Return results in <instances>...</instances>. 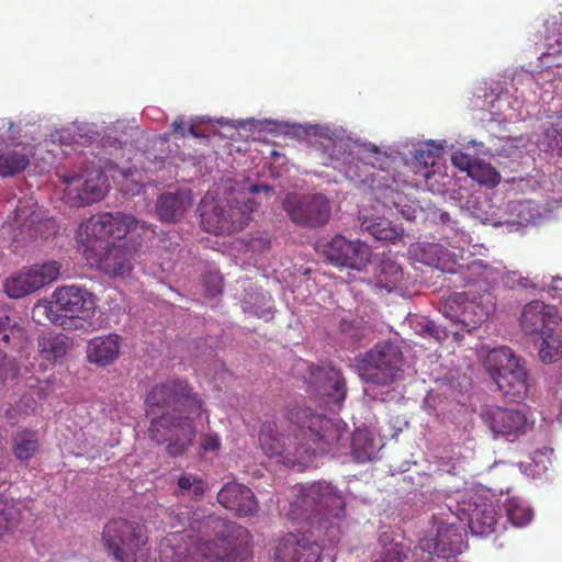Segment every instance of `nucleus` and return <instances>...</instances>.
Returning <instances> with one entry per match:
<instances>
[{
  "label": "nucleus",
  "mask_w": 562,
  "mask_h": 562,
  "mask_svg": "<svg viewBox=\"0 0 562 562\" xmlns=\"http://www.w3.org/2000/svg\"><path fill=\"white\" fill-rule=\"evenodd\" d=\"M140 228L142 231H151L154 233V225L153 224H147V223H142L140 224Z\"/></svg>",
  "instance_id": "4d7b16f0"
},
{
  "label": "nucleus",
  "mask_w": 562,
  "mask_h": 562,
  "mask_svg": "<svg viewBox=\"0 0 562 562\" xmlns=\"http://www.w3.org/2000/svg\"><path fill=\"white\" fill-rule=\"evenodd\" d=\"M404 356L396 342L384 340L360 356L358 370L366 383L389 386L402 378Z\"/></svg>",
  "instance_id": "6e6552de"
},
{
  "label": "nucleus",
  "mask_w": 562,
  "mask_h": 562,
  "mask_svg": "<svg viewBox=\"0 0 562 562\" xmlns=\"http://www.w3.org/2000/svg\"><path fill=\"white\" fill-rule=\"evenodd\" d=\"M138 224V220L128 213L120 211L100 213L91 216L80 226V241L87 245L95 239V244H111L110 238L123 239L136 229Z\"/></svg>",
  "instance_id": "9b49d317"
},
{
  "label": "nucleus",
  "mask_w": 562,
  "mask_h": 562,
  "mask_svg": "<svg viewBox=\"0 0 562 562\" xmlns=\"http://www.w3.org/2000/svg\"><path fill=\"white\" fill-rule=\"evenodd\" d=\"M375 445L367 429H357L351 436V453L359 463H366L374 457Z\"/></svg>",
  "instance_id": "e433bc0d"
},
{
  "label": "nucleus",
  "mask_w": 562,
  "mask_h": 562,
  "mask_svg": "<svg viewBox=\"0 0 562 562\" xmlns=\"http://www.w3.org/2000/svg\"><path fill=\"white\" fill-rule=\"evenodd\" d=\"M362 319H341L339 328L352 341H360L364 336Z\"/></svg>",
  "instance_id": "37998d69"
},
{
  "label": "nucleus",
  "mask_w": 562,
  "mask_h": 562,
  "mask_svg": "<svg viewBox=\"0 0 562 562\" xmlns=\"http://www.w3.org/2000/svg\"><path fill=\"white\" fill-rule=\"evenodd\" d=\"M60 263L55 260L24 267L5 279L4 292L12 299L32 294L56 281L60 276Z\"/></svg>",
  "instance_id": "ddd939ff"
},
{
  "label": "nucleus",
  "mask_w": 562,
  "mask_h": 562,
  "mask_svg": "<svg viewBox=\"0 0 562 562\" xmlns=\"http://www.w3.org/2000/svg\"><path fill=\"white\" fill-rule=\"evenodd\" d=\"M533 423L529 420L528 407H497L494 411V437H505L506 440L513 442Z\"/></svg>",
  "instance_id": "5701e85b"
},
{
  "label": "nucleus",
  "mask_w": 562,
  "mask_h": 562,
  "mask_svg": "<svg viewBox=\"0 0 562 562\" xmlns=\"http://www.w3.org/2000/svg\"><path fill=\"white\" fill-rule=\"evenodd\" d=\"M510 474H517V470L515 469L514 464H510Z\"/></svg>",
  "instance_id": "69168bd1"
},
{
  "label": "nucleus",
  "mask_w": 562,
  "mask_h": 562,
  "mask_svg": "<svg viewBox=\"0 0 562 562\" xmlns=\"http://www.w3.org/2000/svg\"><path fill=\"white\" fill-rule=\"evenodd\" d=\"M518 322L525 336L532 339L558 325L559 319L553 306L533 300L524 305Z\"/></svg>",
  "instance_id": "412c9836"
},
{
  "label": "nucleus",
  "mask_w": 562,
  "mask_h": 562,
  "mask_svg": "<svg viewBox=\"0 0 562 562\" xmlns=\"http://www.w3.org/2000/svg\"><path fill=\"white\" fill-rule=\"evenodd\" d=\"M190 134L193 136H198V134L195 133V131L192 126L190 127Z\"/></svg>",
  "instance_id": "338daca9"
},
{
  "label": "nucleus",
  "mask_w": 562,
  "mask_h": 562,
  "mask_svg": "<svg viewBox=\"0 0 562 562\" xmlns=\"http://www.w3.org/2000/svg\"><path fill=\"white\" fill-rule=\"evenodd\" d=\"M494 384L502 400L520 404L531 386L526 359L507 346L494 347Z\"/></svg>",
  "instance_id": "0eeeda50"
},
{
  "label": "nucleus",
  "mask_w": 562,
  "mask_h": 562,
  "mask_svg": "<svg viewBox=\"0 0 562 562\" xmlns=\"http://www.w3.org/2000/svg\"><path fill=\"white\" fill-rule=\"evenodd\" d=\"M550 288L553 291H562V278L553 277L552 280H551Z\"/></svg>",
  "instance_id": "5fc2aeb1"
},
{
  "label": "nucleus",
  "mask_w": 562,
  "mask_h": 562,
  "mask_svg": "<svg viewBox=\"0 0 562 562\" xmlns=\"http://www.w3.org/2000/svg\"><path fill=\"white\" fill-rule=\"evenodd\" d=\"M177 485L182 494L200 498L207 490V483L198 475L182 474L177 481Z\"/></svg>",
  "instance_id": "a19ab883"
},
{
  "label": "nucleus",
  "mask_w": 562,
  "mask_h": 562,
  "mask_svg": "<svg viewBox=\"0 0 562 562\" xmlns=\"http://www.w3.org/2000/svg\"><path fill=\"white\" fill-rule=\"evenodd\" d=\"M286 418L295 427V456L301 463L311 462L317 456L338 453L346 448L349 438L341 419L328 418L302 405L289 408Z\"/></svg>",
  "instance_id": "f03ea898"
},
{
  "label": "nucleus",
  "mask_w": 562,
  "mask_h": 562,
  "mask_svg": "<svg viewBox=\"0 0 562 562\" xmlns=\"http://www.w3.org/2000/svg\"><path fill=\"white\" fill-rule=\"evenodd\" d=\"M308 373L307 383L311 390L327 395L340 409L347 395L342 373L330 364H312Z\"/></svg>",
  "instance_id": "6ab92c4d"
},
{
  "label": "nucleus",
  "mask_w": 562,
  "mask_h": 562,
  "mask_svg": "<svg viewBox=\"0 0 562 562\" xmlns=\"http://www.w3.org/2000/svg\"><path fill=\"white\" fill-rule=\"evenodd\" d=\"M498 503L499 512L506 516L507 521L514 527H525L533 517L532 509L518 497H507L504 502L498 499Z\"/></svg>",
  "instance_id": "473e14b6"
},
{
  "label": "nucleus",
  "mask_w": 562,
  "mask_h": 562,
  "mask_svg": "<svg viewBox=\"0 0 562 562\" xmlns=\"http://www.w3.org/2000/svg\"><path fill=\"white\" fill-rule=\"evenodd\" d=\"M257 203L244 193L227 198L206 192L199 203L200 224L204 232L225 236L243 231L251 220Z\"/></svg>",
  "instance_id": "7ed1b4c3"
},
{
  "label": "nucleus",
  "mask_w": 562,
  "mask_h": 562,
  "mask_svg": "<svg viewBox=\"0 0 562 562\" xmlns=\"http://www.w3.org/2000/svg\"><path fill=\"white\" fill-rule=\"evenodd\" d=\"M404 279L402 267L392 258L381 259L374 270L375 285L387 292L396 290Z\"/></svg>",
  "instance_id": "c756f323"
},
{
  "label": "nucleus",
  "mask_w": 562,
  "mask_h": 562,
  "mask_svg": "<svg viewBox=\"0 0 562 562\" xmlns=\"http://www.w3.org/2000/svg\"><path fill=\"white\" fill-rule=\"evenodd\" d=\"M70 348L69 338L61 333L44 331L37 337V350L47 361H57L66 356Z\"/></svg>",
  "instance_id": "c85d7f7f"
},
{
  "label": "nucleus",
  "mask_w": 562,
  "mask_h": 562,
  "mask_svg": "<svg viewBox=\"0 0 562 562\" xmlns=\"http://www.w3.org/2000/svg\"><path fill=\"white\" fill-rule=\"evenodd\" d=\"M395 209L406 218L414 220L419 211V206L417 203L412 202L409 204L403 203V199L398 196L393 201Z\"/></svg>",
  "instance_id": "49530a36"
},
{
  "label": "nucleus",
  "mask_w": 562,
  "mask_h": 562,
  "mask_svg": "<svg viewBox=\"0 0 562 562\" xmlns=\"http://www.w3.org/2000/svg\"><path fill=\"white\" fill-rule=\"evenodd\" d=\"M313 149L318 155L322 165L333 167L350 179H357L360 182L367 181V178L356 170L358 164L350 154H347L342 142H336L328 136L321 137L313 144Z\"/></svg>",
  "instance_id": "a211bd4d"
},
{
  "label": "nucleus",
  "mask_w": 562,
  "mask_h": 562,
  "mask_svg": "<svg viewBox=\"0 0 562 562\" xmlns=\"http://www.w3.org/2000/svg\"><path fill=\"white\" fill-rule=\"evenodd\" d=\"M435 324L434 323H428L426 326H425V329L429 333V334H432L435 331Z\"/></svg>",
  "instance_id": "bf43d9fd"
},
{
  "label": "nucleus",
  "mask_w": 562,
  "mask_h": 562,
  "mask_svg": "<svg viewBox=\"0 0 562 562\" xmlns=\"http://www.w3.org/2000/svg\"><path fill=\"white\" fill-rule=\"evenodd\" d=\"M325 254L336 266L362 270L370 261L371 249L359 239L350 240L337 235L328 243Z\"/></svg>",
  "instance_id": "f3484780"
},
{
  "label": "nucleus",
  "mask_w": 562,
  "mask_h": 562,
  "mask_svg": "<svg viewBox=\"0 0 562 562\" xmlns=\"http://www.w3.org/2000/svg\"><path fill=\"white\" fill-rule=\"evenodd\" d=\"M323 548L304 532H288L278 539L274 547L276 562H318Z\"/></svg>",
  "instance_id": "2eb2a0df"
},
{
  "label": "nucleus",
  "mask_w": 562,
  "mask_h": 562,
  "mask_svg": "<svg viewBox=\"0 0 562 562\" xmlns=\"http://www.w3.org/2000/svg\"><path fill=\"white\" fill-rule=\"evenodd\" d=\"M469 301L470 300L465 293L454 292L446 299L442 304L441 312L445 317L458 323Z\"/></svg>",
  "instance_id": "ea45409f"
},
{
  "label": "nucleus",
  "mask_w": 562,
  "mask_h": 562,
  "mask_svg": "<svg viewBox=\"0 0 562 562\" xmlns=\"http://www.w3.org/2000/svg\"><path fill=\"white\" fill-rule=\"evenodd\" d=\"M121 347L122 337L115 333L95 336L87 344V360L99 367L111 366L119 359Z\"/></svg>",
  "instance_id": "393cba45"
},
{
  "label": "nucleus",
  "mask_w": 562,
  "mask_h": 562,
  "mask_svg": "<svg viewBox=\"0 0 562 562\" xmlns=\"http://www.w3.org/2000/svg\"><path fill=\"white\" fill-rule=\"evenodd\" d=\"M170 246H175V247H178L179 246V243L175 241V243H171Z\"/></svg>",
  "instance_id": "774afa93"
},
{
  "label": "nucleus",
  "mask_w": 562,
  "mask_h": 562,
  "mask_svg": "<svg viewBox=\"0 0 562 562\" xmlns=\"http://www.w3.org/2000/svg\"><path fill=\"white\" fill-rule=\"evenodd\" d=\"M469 526L474 533L488 536L492 533V517L486 516L482 521L479 517H471Z\"/></svg>",
  "instance_id": "a18cd8bd"
},
{
  "label": "nucleus",
  "mask_w": 562,
  "mask_h": 562,
  "mask_svg": "<svg viewBox=\"0 0 562 562\" xmlns=\"http://www.w3.org/2000/svg\"><path fill=\"white\" fill-rule=\"evenodd\" d=\"M101 542L116 562H148L150 557L148 528L138 520L110 519L103 526Z\"/></svg>",
  "instance_id": "423d86ee"
},
{
  "label": "nucleus",
  "mask_w": 562,
  "mask_h": 562,
  "mask_svg": "<svg viewBox=\"0 0 562 562\" xmlns=\"http://www.w3.org/2000/svg\"><path fill=\"white\" fill-rule=\"evenodd\" d=\"M196 429L189 415L164 413L151 419L148 436L157 445L167 443L166 451L172 457L182 456L192 446Z\"/></svg>",
  "instance_id": "1a4fd4ad"
},
{
  "label": "nucleus",
  "mask_w": 562,
  "mask_h": 562,
  "mask_svg": "<svg viewBox=\"0 0 562 562\" xmlns=\"http://www.w3.org/2000/svg\"><path fill=\"white\" fill-rule=\"evenodd\" d=\"M533 346L538 351L539 359L543 363H554L562 357V324L547 329L540 335L533 337Z\"/></svg>",
  "instance_id": "bb28decb"
},
{
  "label": "nucleus",
  "mask_w": 562,
  "mask_h": 562,
  "mask_svg": "<svg viewBox=\"0 0 562 562\" xmlns=\"http://www.w3.org/2000/svg\"><path fill=\"white\" fill-rule=\"evenodd\" d=\"M204 283L209 295L216 296L222 293L223 281L216 273H210L204 278Z\"/></svg>",
  "instance_id": "de8ad7c7"
},
{
  "label": "nucleus",
  "mask_w": 562,
  "mask_h": 562,
  "mask_svg": "<svg viewBox=\"0 0 562 562\" xmlns=\"http://www.w3.org/2000/svg\"><path fill=\"white\" fill-rule=\"evenodd\" d=\"M0 344L12 350H22L27 344L25 330L16 324H11L7 315H0Z\"/></svg>",
  "instance_id": "72a5a7b5"
},
{
  "label": "nucleus",
  "mask_w": 562,
  "mask_h": 562,
  "mask_svg": "<svg viewBox=\"0 0 562 562\" xmlns=\"http://www.w3.org/2000/svg\"><path fill=\"white\" fill-rule=\"evenodd\" d=\"M485 370H486L490 374H492V364H487V363H486V364H485Z\"/></svg>",
  "instance_id": "0e129e2a"
},
{
  "label": "nucleus",
  "mask_w": 562,
  "mask_h": 562,
  "mask_svg": "<svg viewBox=\"0 0 562 562\" xmlns=\"http://www.w3.org/2000/svg\"><path fill=\"white\" fill-rule=\"evenodd\" d=\"M493 176H494V187H496L498 184V182L501 181V175L498 171H496L494 169Z\"/></svg>",
  "instance_id": "13d9d810"
},
{
  "label": "nucleus",
  "mask_w": 562,
  "mask_h": 562,
  "mask_svg": "<svg viewBox=\"0 0 562 562\" xmlns=\"http://www.w3.org/2000/svg\"><path fill=\"white\" fill-rule=\"evenodd\" d=\"M30 165V154L23 150H7L0 154V177H13Z\"/></svg>",
  "instance_id": "f704fd0d"
},
{
  "label": "nucleus",
  "mask_w": 562,
  "mask_h": 562,
  "mask_svg": "<svg viewBox=\"0 0 562 562\" xmlns=\"http://www.w3.org/2000/svg\"><path fill=\"white\" fill-rule=\"evenodd\" d=\"M184 122L181 120H175L171 124V133L180 134L181 137H184Z\"/></svg>",
  "instance_id": "864d4df0"
},
{
  "label": "nucleus",
  "mask_w": 562,
  "mask_h": 562,
  "mask_svg": "<svg viewBox=\"0 0 562 562\" xmlns=\"http://www.w3.org/2000/svg\"><path fill=\"white\" fill-rule=\"evenodd\" d=\"M346 514L344 496L329 483L315 482L300 490V495L290 504L288 516L316 528L333 527L331 519H341Z\"/></svg>",
  "instance_id": "20e7f679"
},
{
  "label": "nucleus",
  "mask_w": 562,
  "mask_h": 562,
  "mask_svg": "<svg viewBox=\"0 0 562 562\" xmlns=\"http://www.w3.org/2000/svg\"><path fill=\"white\" fill-rule=\"evenodd\" d=\"M66 183L74 189L76 199L82 205H90L101 201L108 192V178L101 169L92 168L82 175H76L66 179Z\"/></svg>",
  "instance_id": "4be33fe9"
},
{
  "label": "nucleus",
  "mask_w": 562,
  "mask_h": 562,
  "mask_svg": "<svg viewBox=\"0 0 562 562\" xmlns=\"http://www.w3.org/2000/svg\"><path fill=\"white\" fill-rule=\"evenodd\" d=\"M451 161L456 167L463 171H470L472 167V157L461 151L452 154Z\"/></svg>",
  "instance_id": "3c124183"
},
{
  "label": "nucleus",
  "mask_w": 562,
  "mask_h": 562,
  "mask_svg": "<svg viewBox=\"0 0 562 562\" xmlns=\"http://www.w3.org/2000/svg\"><path fill=\"white\" fill-rule=\"evenodd\" d=\"M166 239H170V238H169V235H168V234H166V233H161V234H160V241H161V243H164Z\"/></svg>",
  "instance_id": "680f3d73"
},
{
  "label": "nucleus",
  "mask_w": 562,
  "mask_h": 562,
  "mask_svg": "<svg viewBox=\"0 0 562 562\" xmlns=\"http://www.w3.org/2000/svg\"><path fill=\"white\" fill-rule=\"evenodd\" d=\"M259 443L262 451L268 457H279L284 451V443L278 434L277 424L274 422L263 423L259 431Z\"/></svg>",
  "instance_id": "c9c22d12"
},
{
  "label": "nucleus",
  "mask_w": 562,
  "mask_h": 562,
  "mask_svg": "<svg viewBox=\"0 0 562 562\" xmlns=\"http://www.w3.org/2000/svg\"><path fill=\"white\" fill-rule=\"evenodd\" d=\"M148 407L172 408L201 417L203 401L184 380H167L151 387L146 396Z\"/></svg>",
  "instance_id": "9d476101"
},
{
  "label": "nucleus",
  "mask_w": 562,
  "mask_h": 562,
  "mask_svg": "<svg viewBox=\"0 0 562 562\" xmlns=\"http://www.w3.org/2000/svg\"><path fill=\"white\" fill-rule=\"evenodd\" d=\"M538 146L543 151L555 155H562V127L559 130L554 125H550L543 130L539 136Z\"/></svg>",
  "instance_id": "58836bf2"
},
{
  "label": "nucleus",
  "mask_w": 562,
  "mask_h": 562,
  "mask_svg": "<svg viewBox=\"0 0 562 562\" xmlns=\"http://www.w3.org/2000/svg\"><path fill=\"white\" fill-rule=\"evenodd\" d=\"M19 373V367L13 359L0 350V386L4 385L8 380L14 379Z\"/></svg>",
  "instance_id": "79ce46f5"
},
{
  "label": "nucleus",
  "mask_w": 562,
  "mask_h": 562,
  "mask_svg": "<svg viewBox=\"0 0 562 562\" xmlns=\"http://www.w3.org/2000/svg\"><path fill=\"white\" fill-rule=\"evenodd\" d=\"M111 139H113V142H114V143H116V142H117L120 145H122V144H124V143H126V142H127V138L119 139L117 137H112L111 135H108V136H106L105 142H106V143H109V144H110V143L112 144Z\"/></svg>",
  "instance_id": "6e6d98bb"
},
{
  "label": "nucleus",
  "mask_w": 562,
  "mask_h": 562,
  "mask_svg": "<svg viewBox=\"0 0 562 562\" xmlns=\"http://www.w3.org/2000/svg\"><path fill=\"white\" fill-rule=\"evenodd\" d=\"M486 319L487 314L483 306L473 301H469L458 323L461 324L463 330L471 333L480 327Z\"/></svg>",
  "instance_id": "4c0bfd02"
},
{
  "label": "nucleus",
  "mask_w": 562,
  "mask_h": 562,
  "mask_svg": "<svg viewBox=\"0 0 562 562\" xmlns=\"http://www.w3.org/2000/svg\"><path fill=\"white\" fill-rule=\"evenodd\" d=\"M201 448L207 451H218L221 448V438L217 434H207L202 438Z\"/></svg>",
  "instance_id": "603ef678"
},
{
  "label": "nucleus",
  "mask_w": 562,
  "mask_h": 562,
  "mask_svg": "<svg viewBox=\"0 0 562 562\" xmlns=\"http://www.w3.org/2000/svg\"><path fill=\"white\" fill-rule=\"evenodd\" d=\"M189 529L167 535L159 546L160 562H247L251 536L247 528L215 514L200 516L186 507L178 513Z\"/></svg>",
  "instance_id": "f257e3e1"
},
{
  "label": "nucleus",
  "mask_w": 562,
  "mask_h": 562,
  "mask_svg": "<svg viewBox=\"0 0 562 562\" xmlns=\"http://www.w3.org/2000/svg\"><path fill=\"white\" fill-rule=\"evenodd\" d=\"M14 127V123L8 119H0V145L11 144L18 145L16 137L11 133Z\"/></svg>",
  "instance_id": "c03bdc74"
},
{
  "label": "nucleus",
  "mask_w": 562,
  "mask_h": 562,
  "mask_svg": "<svg viewBox=\"0 0 562 562\" xmlns=\"http://www.w3.org/2000/svg\"><path fill=\"white\" fill-rule=\"evenodd\" d=\"M216 499L222 507L237 517H251L259 510V502L252 490L236 481L225 483L218 491Z\"/></svg>",
  "instance_id": "aec40b11"
},
{
  "label": "nucleus",
  "mask_w": 562,
  "mask_h": 562,
  "mask_svg": "<svg viewBox=\"0 0 562 562\" xmlns=\"http://www.w3.org/2000/svg\"><path fill=\"white\" fill-rule=\"evenodd\" d=\"M501 518H502V517H497V518H496V517H494V520H493V524H494V532H496V527H497V525L499 524V519H501Z\"/></svg>",
  "instance_id": "e2e57ef3"
},
{
  "label": "nucleus",
  "mask_w": 562,
  "mask_h": 562,
  "mask_svg": "<svg viewBox=\"0 0 562 562\" xmlns=\"http://www.w3.org/2000/svg\"><path fill=\"white\" fill-rule=\"evenodd\" d=\"M282 207L295 225L310 228L326 225L331 213L329 200L322 193H290L283 200Z\"/></svg>",
  "instance_id": "f8f14e48"
},
{
  "label": "nucleus",
  "mask_w": 562,
  "mask_h": 562,
  "mask_svg": "<svg viewBox=\"0 0 562 562\" xmlns=\"http://www.w3.org/2000/svg\"><path fill=\"white\" fill-rule=\"evenodd\" d=\"M498 467H499V462L494 461V469H496V473H494V475L501 476Z\"/></svg>",
  "instance_id": "052dcab7"
},
{
  "label": "nucleus",
  "mask_w": 562,
  "mask_h": 562,
  "mask_svg": "<svg viewBox=\"0 0 562 562\" xmlns=\"http://www.w3.org/2000/svg\"><path fill=\"white\" fill-rule=\"evenodd\" d=\"M95 239L83 245V256L110 277L127 276L132 271L134 252L126 244H95Z\"/></svg>",
  "instance_id": "4468645a"
},
{
  "label": "nucleus",
  "mask_w": 562,
  "mask_h": 562,
  "mask_svg": "<svg viewBox=\"0 0 562 562\" xmlns=\"http://www.w3.org/2000/svg\"><path fill=\"white\" fill-rule=\"evenodd\" d=\"M34 206L30 201L19 202L14 216V240L26 243L37 237L40 215L33 210Z\"/></svg>",
  "instance_id": "a878e982"
},
{
  "label": "nucleus",
  "mask_w": 562,
  "mask_h": 562,
  "mask_svg": "<svg viewBox=\"0 0 562 562\" xmlns=\"http://www.w3.org/2000/svg\"><path fill=\"white\" fill-rule=\"evenodd\" d=\"M359 221L361 229L370 233L376 240L394 243L403 234L402 228L391 226L384 217H369L361 214Z\"/></svg>",
  "instance_id": "2f4dec72"
},
{
  "label": "nucleus",
  "mask_w": 562,
  "mask_h": 562,
  "mask_svg": "<svg viewBox=\"0 0 562 562\" xmlns=\"http://www.w3.org/2000/svg\"><path fill=\"white\" fill-rule=\"evenodd\" d=\"M97 307L98 297L94 293L70 284L54 290L50 301L44 304V313L55 326L77 330L94 318Z\"/></svg>",
  "instance_id": "39448f33"
},
{
  "label": "nucleus",
  "mask_w": 562,
  "mask_h": 562,
  "mask_svg": "<svg viewBox=\"0 0 562 562\" xmlns=\"http://www.w3.org/2000/svg\"><path fill=\"white\" fill-rule=\"evenodd\" d=\"M378 542L383 549L382 558L385 557L387 551L392 552V548L394 547V544H402L401 542L394 541L393 533L390 530H382L379 533Z\"/></svg>",
  "instance_id": "8fccbe9b"
},
{
  "label": "nucleus",
  "mask_w": 562,
  "mask_h": 562,
  "mask_svg": "<svg viewBox=\"0 0 562 562\" xmlns=\"http://www.w3.org/2000/svg\"><path fill=\"white\" fill-rule=\"evenodd\" d=\"M406 547L405 544H394L392 552L387 551L381 561L376 562H404Z\"/></svg>",
  "instance_id": "09e8293b"
},
{
  "label": "nucleus",
  "mask_w": 562,
  "mask_h": 562,
  "mask_svg": "<svg viewBox=\"0 0 562 562\" xmlns=\"http://www.w3.org/2000/svg\"><path fill=\"white\" fill-rule=\"evenodd\" d=\"M40 449L38 435L35 430L24 429L11 438L13 456L21 462L30 461Z\"/></svg>",
  "instance_id": "7c9ffc66"
},
{
  "label": "nucleus",
  "mask_w": 562,
  "mask_h": 562,
  "mask_svg": "<svg viewBox=\"0 0 562 562\" xmlns=\"http://www.w3.org/2000/svg\"><path fill=\"white\" fill-rule=\"evenodd\" d=\"M465 532L456 522H440L434 537L420 539L422 551L441 559L454 558L465 549Z\"/></svg>",
  "instance_id": "dca6fc26"
},
{
  "label": "nucleus",
  "mask_w": 562,
  "mask_h": 562,
  "mask_svg": "<svg viewBox=\"0 0 562 562\" xmlns=\"http://www.w3.org/2000/svg\"><path fill=\"white\" fill-rule=\"evenodd\" d=\"M193 204L190 191L161 193L155 203L157 217L162 223L180 222Z\"/></svg>",
  "instance_id": "b1692460"
},
{
  "label": "nucleus",
  "mask_w": 562,
  "mask_h": 562,
  "mask_svg": "<svg viewBox=\"0 0 562 562\" xmlns=\"http://www.w3.org/2000/svg\"><path fill=\"white\" fill-rule=\"evenodd\" d=\"M443 153V145L436 144L434 140L423 143L415 149L414 157L411 164L415 175H419L425 180H428L434 173L432 167Z\"/></svg>",
  "instance_id": "cd10ccee"
}]
</instances>
